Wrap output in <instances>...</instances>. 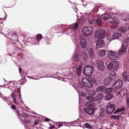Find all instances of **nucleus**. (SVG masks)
Instances as JSON below:
<instances>
[{
	"label": "nucleus",
	"mask_w": 129,
	"mask_h": 129,
	"mask_svg": "<svg viewBox=\"0 0 129 129\" xmlns=\"http://www.w3.org/2000/svg\"><path fill=\"white\" fill-rule=\"evenodd\" d=\"M114 65L112 63H109L107 66V68L108 70H111L114 68Z\"/></svg>",
	"instance_id": "nucleus-35"
},
{
	"label": "nucleus",
	"mask_w": 129,
	"mask_h": 129,
	"mask_svg": "<svg viewBox=\"0 0 129 129\" xmlns=\"http://www.w3.org/2000/svg\"><path fill=\"white\" fill-rule=\"evenodd\" d=\"M89 81V78L87 79L86 78H83L82 80V82L84 84H86Z\"/></svg>",
	"instance_id": "nucleus-39"
},
{
	"label": "nucleus",
	"mask_w": 129,
	"mask_h": 129,
	"mask_svg": "<svg viewBox=\"0 0 129 129\" xmlns=\"http://www.w3.org/2000/svg\"><path fill=\"white\" fill-rule=\"evenodd\" d=\"M79 125H80V126L81 127H82V126H81V125H74V126H79Z\"/></svg>",
	"instance_id": "nucleus-63"
},
{
	"label": "nucleus",
	"mask_w": 129,
	"mask_h": 129,
	"mask_svg": "<svg viewBox=\"0 0 129 129\" xmlns=\"http://www.w3.org/2000/svg\"><path fill=\"white\" fill-rule=\"evenodd\" d=\"M122 41L124 42H128L129 41V38L127 36H124L122 38Z\"/></svg>",
	"instance_id": "nucleus-47"
},
{
	"label": "nucleus",
	"mask_w": 129,
	"mask_h": 129,
	"mask_svg": "<svg viewBox=\"0 0 129 129\" xmlns=\"http://www.w3.org/2000/svg\"><path fill=\"white\" fill-rule=\"evenodd\" d=\"M63 124L62 123H60L57 126L58 128H59L60 127H62L63 126Z\"/></svg>",
	"instance_id": "nucleus-58"
},
{
	"label": "nucleus",
	"mask_w": 129,
	"mask_h": 129,
	"mask_svg": "<svg viewBox=\"0 0 129 129\" xmlns=\"http://www.w3.org/2000/svg\"><path fill=\"white\" fill-rule=\"evenodd\" d=\"M78 26L77 23H73L71 25V28H69V26H68V28L67 29V33L66 34L70 36H72L73 35L72 33L74 32L75 30L77 28Z\"/></svg>",
	"instance_id": "nucleus-4"
},
{
	"label": "nucleus",
	"mask_w": 129,
	"mask_h": 129,
	"mask_svg": "<svg viewBox=\"0 0 129 129\" xmlns=\"http://www.w3.org/2000/svg\"><path fill=\"white\" fill-rule=\"evenodd\" d=\"M127 29L128 30H129V25L128 26Z\"/></svg>",
	"instance_id": "nucleus-64"
},
{
	"label": "nucleus",
	"mask_w": 129,
	"mask_h": 129,
	"mask_svg": "<svg viewBox=\"0 0 129 129\" xmlns=\"http://www.w3.org/2000/svg\"><path fill=\"white\" fill-rule=\"evenodd\" d=\"M78 85L79 87H80L81 88H83L84 86H85V85L84 84L81 83H79L78 84Z\"/></svg>",
	"instance_id": "nucleus-51"
},
{
	"label": "nucleus",
	"mask_w": 129,
	"mask_h": 129,
	"mask_svg": "<svg viewBox=\"0 0 129 129\" xmlns=\"http://www.w3.org/2000/svg\"><path fill=\"white\" fill-rule=\"evenodd\" d=\"M104 43L103 41L102 40H98L96 42V48H100L103 46Z\"/></svg>",
	"instance_id": "nucleus-21"
},
{
	"label": "nucleus",
	"mask_w": 129,
	"mask_h": 129,
	"mask_svg": "<svg viewBox=\"0 0 129 129\" xmlns=\"http://www.w3.org/2000/svg\"><path fill=\"white\" fill-rule=\"evenodd\" d=\"M122 78L125 82H129V75H127L126 72H124L122 74Z\"/></svg>",
	"instance_id": "nucleus-22"
},
{
	"label": "nucleus",
	"mask_w": 129,
	"mask_h": 129,
	"mask_svg": "<svg viewBox=\"0 0 129 129\" xmlns=\"http://www.w3.org/2000/svg\"><path fill=\"white\" fill-rule=\"evenodd\" d=\"M82 67V65L81 64H80L79 67H78L76 68V73L78 75H80L81 74Z\"/></svg>",
	"instance_id": "nucleus-29"
},
{
	"label": "nucleus",
	"mask_w": 129,
	"mask_h": 129,
	"mask_svg": "<svg viewBox=\"0 0 129 129\" xmlns=\"http://www.w3.org/2000/svg\"><path fill=\"white\" fill-rule=\"evenodd\" d=\"M115 63L116 64L115 66L116 68V69H118V68L119 67V64L118 63L116 62H115Z\"/></svg>",
	"instance_id": "nucleus-53"
},
{
	"label": "nucleus",
	"mask_w": 129,
	"mask_h": 129,
	"mask_svg": "<svg viewBox=\"0 0 129 129\" xmlns=\"http://www.w3.org/2000/svg\"><path fill=\"white\" fill-rule=\"evenodd\" d=\"M115 105L114 104H110L107 106L106 112L108 114L112 113L115 110Z\"/></svg>",
	"instance_id": "nucleus-11"
},
{
	"label": "nucleus",
	"mask_w": 129,
	"mask_h": 129,
	"mask_svg": "<svg viewBox=\"0 0 129 129\" xmlns=\"http://www.w3.org/2000/svg\"><path fill=\"white\" fill-rule=\"evenodd\" d=\"M124 108H122L118 109L116 110L114 112V114H115L117 113H119L121 112L124 111Z\"/></svg>",
	"instance_id": "nucleus-43"
},
{
	"label": "nucleus",
	"mask_w": 129,
	"mask_h": 129,
	"mask_svg": "<svg viewBox=\"0 0 129 129\" xmlns=\"http://www.w3.org/2000/svg\"><path fill=\"white\" fill-rule=\"evenodd\" d=\"M108 76L114 81L117 76V74L113 71H112L109 73Z\"/></svg>",
	"instance_id": "nucleus-23"
},
{
	"label": "nucleus",
	"mask_w": 129,
	"mask_h": 129,
	"mask_svg": "<svg viewBox=\"0 0 129 129\" xmlns=\"http://www.w3.org/2000/svg\"><path fill=\"white\" fill-rule=\"evenodd\" d=\"M93 105V103L91 101H87V102L86 104V106L89 107L92 106Z\"/></svg>",
	"instance_id": "nucleus-37"
},
{
	"label": "nucleus",
	"mask_w": 129,
	"mask_h": 129,
	"mask_svg": "<svg viewBox=\"0 0 129 129\" xmlns=\"http://www.w3.org/2000/svg\"><path fill=\"white\" fill-rule=\"evenodd\" d=\"M126 52V49L123 47H121V49H119L118 51H117L118 54H119V56L125 53Z\"/></svg>",
	"instance_id": "nucleus-26"
},
{
	"label": "nucleus",
	"mask_w": 129,
	"mask_h": 129,
	"mask_svg": "<svg viewBox=\"0 0 129 129\" xmlns=\"http://www.w3.org/2000/svg\"><path fill=\"white\" fill-rule=\"evenodd\" d=\"M101 9L103 10H104L105 9V7L104 6H102L101 7Z\"/></svg>",
	"instance_id": "nucleus-60"
},
{
	"label": "nucleus",
	"mask_w": 129,
	"mask_h": 129,
	"mask_svg": "<svg viewBox=\"0 0 129 129\" xmlns=\"http://www.w3.org/2000/svg\"><path fill=\"white\" fill-rule=\"evenodd\" d=\"M93 71V67L87 66L84 68L83 70V73L84 75L87 76H90Z\"/></svg>",
	"instance_id": "nucleus-5"
},
{
	"label": "nucleus",
	"mask_w": 129,
	"mask_h": 129,
	"mask_svg": "<svg viewBox=\"0 0 129 129\" xmlns=\"http://www.w3.org/2000/svg\"><path fill=\"white\" fill-rule=\"evenodd\" d=\"M112 118L116 120H119V119L120 117L118 115H113L111 116Z\"/></svg>",
	"instance_id": "nucleus-49"
},
{
	"label": "nucleus",
	"mask_w": 129,
	"mask_h": 129,
	"mask_svg": "<svg viewBox=\"0 0 129 129\" xmlns=\"http://www.w3.org/2000/svg\"><path fill=\"white\" fill-rule=\"evenodd\" d=\"M39 120H37L36 121H35L34 123V125H33V126H34L35 125H37L39 123V122H38Z\"/></svg>",
	"instance_id": "nucleus-56"
},
{
	"label": "nucleus",
	"mask_w": 129,
	"mask_h": 129,
	"mask_svg": "<svg viewBox=\"0 0 129 129\" xmlns=\"http://www.w3.org/2000/svg\"><path fill=\"white\" fill-rule=\"evenodd\" d=\"M18 115L20 116H21L23 118H27L28 117V115L26 113H21L20 112H19L18 111H16Z\"/></svg>",
	"instance_id": "nucleus-32"
},
{
	"label": "nucleus",
	"mask_w": 129,
	"mask_h": 129,
	"mask_svg": "<svg viewBox=\"0 0 129 129\" xmlns=\"http://www.w3.org/2000/svg\"><path fill=\"white\" fill-rule=\"evenodd\" d=\"M125 16L123 14L121 13V14L120 16L121 17H124Z\"/></svg>",
	"instance_id": "nucleus-61"
},
{
	"label": "nucleus",
	"mask_w": 129,
	"mask_h": 129,
	"mask_svg": "<svg viewBox=\"0 0 129 129\" xmlns=\"http://www.w3.org/2000/svg\"><path fill=\"white\" fill-rule=\"evenodd\" d=\"M68 28V26L64 24H61L54 26V28L55 29L59 31L58 33H61L67 31V29Z\"/></svg>",
	"instance_id": "nucleus-9"
},
{
	"label": "nucleus",
	"mask_w": 129,
	"mask_h": 129,
	"mask_svg": "<svg viewBox=\"0 0 129 129\" xmlns=\"http://www.w3.org/2000/svg\"><path fill=\"white\" fill-rule=\"evenodd\" d=\"M112 88H109L107 89H106L105 92L106 94H109L112 91Z\"/></svg>",
	"instance_id": "nucleus-44"
},
{
	"label": "nucleus",
	"mask_w": 129,
	"mask_h": 129,
	"mask_svg": "<svg viewBox=\"0 0 129 129\" xmlns=\"http://www.w3.org/2000/svg\"><path fill=\"white\" fill-rule=\"evenodd\" d=\"M111 16L110 15L108 14H106V12L105 13L102 15V17L103 20H106L109 19L110 18Z\"/></svg>",
	"instance_id": "nucleus-24"
},
{
	"label": "nucleus",
	"mask_w": 129,
	"mask_h": 129,
	"mask_svg": "<svg viewBox=\"0 0 129 129\" xmlns=\"http://www.w3.org/2000/svg\"><path fill=\"white\" fill-rule=\"evenodd\" d=\"M105 110H103L101 111L100 113V116L101 117H104L105 116Z\"/></svg>",
	"instance_id": "nucleus-50"
},
{
	"label": "nucleus",
	"mask_w": 129,
	"mask_h": 129,
	"mask_svg": "<svg viewBox=\"0 0 129 129\" xmlns=\"http://www.w3.org/2000/svg\"><path fill=\"white\" fill-rule=\"evenodd\" d=\"M11 108L14 110L16 109V107L14 105H12Z\"/></svg>",
	"instance_id": "nucleus-57"
},
{
	"label": "nucleus",
	"mask_w": 129,
	"mask_h": 129,
	"mask_svg": "<svg viewBox=\"0 0 129 129\" xmlns=\"http://www.w3.org/2000/svg\"><path fill=\"white\" fill-rule=\"evenodd\" d=\"M89 81L91 83L98 85L100 84L101 83V80H100L97 81L95 80L94 78L91 77L89 78Z\"/></svg>",
	"instance_id": "nucleus-18"
},
{
	"label": "nucleus",
	"mask_w": 129,
	"mask_h": 129,
	"mask_svg": "<svg viewBox=\"0 0 129 129\" xmlns=\"http://www.w3.org/2000/svg\"><path fill=\"white\" fill-rule=\"evenodd\" d=\"M106 90V88L105 86H100L98 87L96 89L97 92H105Z\"/></svg>",
	"instance_id": "nucleus-25"
},
{
	"label": "nucleus",
	"mask_w": 129,
	"mask_h": 129,
	"mask_svg": "<svg viewBox=\"0 0 129 129\" xmlns=\"http://www.w3.org/2000/svg\"><path fill=\"white\" fill-rule=\"evenodd\" d=\"M18 70H19V73H21V70L20 68H19Z\"/></svg>",
	"instance_id": "nucleus-62"
},
{
	"label": "nucleus",
	"mask_w": 129,
	"mask_h": 129,
	"mask_svg": "<svg viewBox=\"0 0 129 129\" xmlns=\"http://www.w3.org/2000/svg\"><path fill=\"white\" fill-rule=\"evenodd\" d=\"M103 96V94L102 93L98 94L95 98V99L96 101H99L101 100Z\"/></svg>",
	"instance_id": "nucleus-28"
},
{
	"label": "nucleus",
	"mask_w": 129,
	"mask_h": 129,
	"mask_svg": "<svg viewBox=\"0 0 129 129\" xmlns=\"http://www.w3.org/2000/svg\"><path fill=\"white\" fill-rule=\"evenodd\" d=\"M112 20L109 21L110 23L111 24L114 25L115 26H117L120 23V21L118 19L113 20L114 19L113 18H111Z\"/></svg>",
	"instance_id": "nucleus-20"
},
{
	"label": "nucleus",
	"mask_w": 129,
	"mask_h": 129,
	"mask_svg": "<svg viewBox=\"0 0 129 129\" xmlns=\"http://www.w3.org/2000/svg\"><path fill=\"white\" fill-rule=\"evenodd\" d=\"M96 91L94 90H91L89 92V94L91 96H94L96 94Z\"/></svg>",
	"instance_id": "nucleus-48"
},
{
	"label": "nucleus",
	"mask_w": 129,
	"mask_h": 129,
	"mask_svg": "<svg viewBox=\"0 0 129 129\" xmlns=\"http://www.w3.org/2000/svg\"><path fill=\"white\" fill-rule=\"evenodd\" d=\"M107 55L109 58L112 60H117L119 58V54L117 52L109 51H108Z\"/></svg>",
	"instance_id": "nucleus-7"
},
{
	"label": "nucleus",
	"mask_w": 129,
	"mask_h": 129,
	"mask_svg": "<svg viewBox=\"0 0 129 129\" xmlns=\"http://www.w3.org/2000/svg\"><path fill=\"white\" fill-rule=\"evenodd\" d=\"M107 39L108 40H109L110 41L114 40L113 35H111L109 34V35L107 37Z\"/></svg>",
	"instance_id": "nucleus-38"
},
{
	"label": "nucleus",
	"mask_w": 129,
	"mask_h": 129,
	"mask_svg": "<svg viewBox=\"0 0 129 129\" xmlns=\"http://www.w3.org/2000/svg\"><path fill=\"white\" fill-rule=\"evenodd\" d=\"M13 93L11 94V96L13 98L14 103L17 106L21 107L23 104V101L21 100V94L19 93Z\"/></svg>",
	"instance_id": "nucleus-2"
},
{
	"label": "nucleus",
	"mask_w": 129,
	"mask_h": 129,
	"mask_svg": "<svg viewBox=\"0 0 129 129\" xmlns=\"http://www.w3.org/2000/svg\"><path fill=\"white\" fill-rule=\"evenodd\" d=\"M85 16L87 19L89 23L91 24H93L96 21L99 26H101L102 23V20L98 15H96L95 17H93L90 13L88 14L86 12L85 13Z\"/></svg>",
	"instance_id": "nucleus-1"
},
{
	"label": "nucleus",
	"mask_w": 129,
	"mask_h": 129,
	"mask_svg": "<svg viewBox=\"0 0 129 129\" xmlns=\"http://www.w3.org/2000/svg\"><path fill=\"white\" fill-rule=\"evenodd\" d=\"M20 120L26 129L28 128L30 126V123L28 120L25 119H24L23 120L21 119Z\"/></svg>",
	"instance_id": "nucleus-15"
},
{
	"label": "nucleus",
	"mask_w": 129,
	"mask_h": 129,
	"mask_svg": "<svg viewBox=\"0 0 129 129\" xmlns=\"http://www.w3.org/2000/svg\"><path fill=\"white\" fill-rule=\"evenodd\" d=\"M113 35L114 39H116L121 37L122 36V35L120 33H116L114 34Z\"/></svg>",
	"instance_id": "nucleus-30"
},
{
	"label": "nucleus",
	"mask_w": 129,
	"mask_h": 129,
	"mask_svg": "<svg viewBox=\"0 0 129 129\" xmlns=\"http://www.w3.org/2000/svg\"><path fill=\"white\" fill-rule=\"evenodd\" d=\"M119 31L122 33H125L127 31L126 28L124 26H121L118 28Z\"/></svg>",
	"instance_id": "nucleus-31"
},
{
	"label": "nucleus",
	"mask_w": 129,
	"mask_h": 129,
	"mask_svg": "<svg viewBox=\"0 0 129 129\" xmlns=\"http://www.w3.org/2000/svg\"><path fill=\"white\" fill-rule=\"evenodd\" d=\"M96 63L99 69L102 71H103L105 69L103 62L101 61L98 60L96 61Z\"/></svg>",
	"instance_id": "nucleus-13"
},
{
	"label": "nucleus",
	"mask_w": 129,
	"mask_h": 129,
	"mask_svg": "<svg viewBox=\"0 0 129 129\" xmlns=\"http://www.w3.org/2000/svg\"><path fill=\"white\" fill-rule=\"evenodd\" d=\"M14 82L12 81L9 84V88L13 92H16L17 90L20 88L19 87H16V86L18 85V84H17L16 85H15L14 84Z\"/></svg>",
	"instance_id": "nucleus-12"
},
{
	"label": "nucleus",
	"mask_w": 129,
	"mask_h": 129,
	"mask_svg": "<svg viewBox=\"0 0 129 129\" xmlns=\"http://www.w3.org/2000/svg\"><path fill=\"white\" fill-rule=\"evenodd\" d=\"M49 120H50V119L47 118H45L44 119V121H46V122H48V121H49Z\"/></svg>",
	"instance_id": "nucleus-59"
},
{
	"label": "nucleus",
	"mask_w": 129,
	"mask_h": 129,
	"mask_svg": "<svg viewBox=\"0 0 129 129\" xmlns=\"http://www.w3.org/2000/svg\"><path fill=\"white\" fill-rule=\"evenodd\" d=\"M106 52L104 50H100L98 52V54L99 56L102 57L105 55Z\"/></svg>",
	"instance_id": "nucleus-33"
},
{
	"label": "nucleus",
	"mask_w": 129,
	"mask_h": 129,
	"mask_svg": "<svg viewBox=\"0 0 129 129\" xmlns=\"http://www.w3.org/2000/svg\"><path fill=\"white\" fill-rule=\"evenodd\" d=\"M106 31L104 29L101 28L97 30L94 35V37L97 39H103L104 38V34Z\"/></svg>",
	"instance_id": "nucleus-6"
},
{
	"label": "nucleus",
	"mask_w": 129,
	"mask_h": 129,
	"mask_svg": "<svg viewBox=\"0 0 129 129\" xmlns=\"http://www.w3.org/2000/svg\"><path fill=\"white\" fill-rule=\"evenodd\" d=\"M83 58H84L85 61H87L88 60V56L87 54L85 52H83L82 53Z\"/></svg>",
	"instance_id": "nucleus-34"
},
{
	"label": "nucleus",
	"mask_w": 129,
	"mask_h": 129,
	"mask_svg": "<svg viewBox=\"0 0 129 129\" xmlns=\"http://www.w3.org/2000/svg\"><path fill=\"white\" fill-rule=\"evenodd\" d=\"M112 97V94H110L107 95L105 97V99L106 100H109L111 99Z\"/></svg>",
	"instance_id": "nucleus-40"
},
{
	"label": "nucleus",
	"mask_w": 129,
	"mask_h": 129,
	"mask_svg": "<svg viewBox=\"0 0 129 129\" xmlns=\"http://www.w3.org/2000/svg\"><path fill=\"white\" fill-rule=\"evenodd\" d=\"M86 40L84 38H81L80 40V45L81 47L83 48H85L87 45Z\"/></svg>",
	"instance_id": "nucleus-19"
},
{
	"label": "nucleus",
	"mask_w": 129,
	"mask_h": 129,
	"mask_svg": "<svg viewBox=\"0 0 129 129\" xmlns=\"http://www.w3.org/2000/svg\"><path fill=\"white\" fill-rule=\"evenodd\" d=\"M66 73V75L67 76H70L72 75V73H71L69 71L67 72Z\"/></svg>",
	"instance_id": "nucleus-54"
},
{
	"label": "nucleus",
	"mask_w": 129,
	"mask_h": 129,
	"mask_svg": "<svg viewBox=\"0 0 129 129\" xmlns=\"http://www.w3.org/2000/svg\"><path fill=\"white\" fill-rule=\"evenodd\" d=\"M76 49L75 51V53L73 57V60L75 62L80 61L79 57V54L80 52L79 48L78 46H76Z\"/></svg>",
	"instance_id": "nucleus-10"
},
{
	"label": "nucleus",
	"mask_w": 129,
	"mask_h": 129,
	"mask_svg": "<svg viewBox=\"0 0 129 129\" xmlns=\"http://www.w3.org/2000/svg\"><path fill=\"white\" fill-rule=\"evenodd\" d=\"M126 102L127 107H129V97L126 99Z\"/></svg>",
	"instance_id": "nucleus-55"
},
{
	"label": "nucleus",
	"mask_w": 129,
	"mask_h": 129,
	"mask_svg": "<svg viewBox=\"0 0 129 129\" xmlns=\"http://www.w3.org/2000/svg\"><path fill=\"white\" fill-rule=\"evenodd\" d=\"M85 127L91 129L92 128L91 126L88 123H86L84 124Z\"/></svg>",
	"instance_id": "nucleus-52"
},
{
	"label": "nucleus",
	"mask_w": 129,
	"mask_h": 129,
	"mask_svg": "<svg viewBox=\"0 0 129 129\" xmlns=\"http://www.w3.org/2000/svg\"><path fill=\"white\" fill-rule=\"evenodd\" d=\"M128 42H124L122 44V45L121 47L126 49V47H127L128 45Z\"/></svg>",
	"instance_id": "nucleus-46"
},
{
	"label": "nucleus",
	"mask_w": 129,
	"mask_h": 129,
	"mask_svg": "<svg viewBox=\"0 0 129 129\" xmlns=\"http://www.w3.org/2000/svg\"><path fill=\"white\" fill-rule=\"evenodd\" d=\"M122 82L121 80H117L114 83V86L115 87L117 88V89H119L122 87Z\"/></svg>",
	"instance_id": "nucleus-14"
},
{
	"label": "nucleus",
	"mask_w": 129,
	"mask_h": 129,
	"mask_svg": "<svg viewBox=\"0 0 129 129\" xmlns=\"http://www.w3.org/2000/svg\"><path fill=\"white\" fill-rule=\"evenodd\" d=\"M112 79L109 76L105 78L103 81V83L105 85L107 86L110 84L114 80H112Z\"/></svg>",
	"instance_id": "nucleus-16"
},
{
	"label": "nucleus",
	"mask_w": 129,
	"mask_h": 129,
	"mask_svg": "<svg viewBox=\"0 0 129 129\" xmlns=\"http://www.w3.org/2000/svg\"><path fill=\"white\" fill-rule=\"evenodd\" d=\"M85 112L88 115H91L93 114L94 112V110L93 108H86L84 109Z\"/></svg>",
	"instance_id": "nucleus-17"
},
{
	"label": "nucleus",
	"mask_w": 129,
	"mask_h": 129,
	"mask_svg": "<svg viewBox=\"0 0 129 129\" xmlns=\"http://www.w3.org/2000/svg\"><path fill=\"white\" fill-rule=\"evenodd\" d=\"M85 86L87 88H90L93 87V85L92 83L88 81V82L85 84Z\"/></svg>",
	"instance_id": "nucleus-36"
},
{
	"label": "nucleus",
	"mask_w": 129,
	"mask_h": 129,
	"mask_svg": "<svg viewBox=\"0 0 129 129\" xmlns=\"http://www.w3.org/2000/svg\"><path fill=\"white\" fill-rule=\"evenodd\" d=\"M82 32L84 36H90L93 33L92 28L90 26L83 27L82 29Z\"/></svg>",
	"instance_id": "nucleus-8"
},
{
	"label": "nucleus",
	"mask_w": 129,
	"mask_h": 129,
	"mask_svg": "<svg viewBox=\"0 0 129 129\" xmlns=\"http://www.w3.org/2000/svg\"><path fill=\"white\" fill-rule=\"evenodd\" d=\"M86 99L88 101L92 102L94 100V99L93 97L90 96H87Z\"/></svg>",
	"instance_id": "nucleus-41"
},
{
	"label": "nucleus",
	"mask_w": 129,
	"mask_h": 129,
	"mask_svg": "<svg viewBox=\"0 0 129 129\" xmlns=\"http://www.w3.org/2000/svg\"><path fill=\"white\" fill-rule=\"evenodd\" d=\"M80 123V121H79V119H78L74 121H72V122H71L70 123L73 124H79Z\"/></svg>",
	"instance_id": "nucleus-45"
},
{
	"label": "nucleus",
	"mask_w": 129,
	"mask_h": 129,
	"mask_svg": "<svg viewBox=\"0 0 129 129\" xmlns=\"http://www.w3.org/2000/svg\"><path fill=\"white\" fill-rule=\"evenodd\" d=\"M121 19L122 21H127L129 20V15L127 14L126 16H125L124 18H121Z\"/></svg>",
	"instance_id": "nucleus-42"
},
{
	"label": "nucleus",
	"mask_w": 129,
	"mask_h": 129,
	"mask_svg": "<svg viewBox=\"0 0 129 129\" xmlns=\"http://www.w3.org/2000/svg\"><path fill=\"white\" fill-rule=\"evenodd\" d=\"M37 38L36 39L35 38H29L28 39V41L30 42V43L32 45H39V42L41 39L42 38V36L41 34H38L36 35Z\"/></svg>",
	"instance_id": "nucleus-3"
},
{
	"label": "nucleus",
	"mask_w": 129,
	"mask_h": 129,
	"mask_svg": "<svg viewBox=\"0 0 129 129\" xmlns=\"http://www.w3.org/2000/svg\"><path fill=\"white\" fill-rule=\"evenodd\" d=\"M94 50L92 48H90L88 50V53L89 56L90 58H93L94 56Z\"/></svg>",
	"instance_id": "nucleus-27"
}]
</instances>
